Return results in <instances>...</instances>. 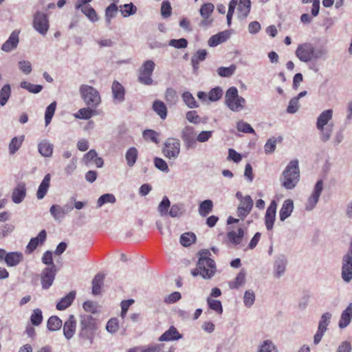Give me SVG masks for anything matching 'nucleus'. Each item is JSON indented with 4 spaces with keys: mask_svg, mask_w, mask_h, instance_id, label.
Masks as SVG:
<instances>
[{
    "mask_svg": "<svg viewBox=\"0 0 352 352\" xmlns=\"http://www.w3.org/2000/svg\"><path fill=\"white\" fill-rule=\"evenodd\" d=\"M255 301V294L253 291L248 290L243 296V302L247 307H250Z\"/></svg>",
    "mask_w": 352,
    "mask_h": 352,
    "instance_id": "nucleus-63",
    "label": "nucleus"
},
{
    "mask_svg": "<svg viewBox=\"0 0 352 352\" xmlns=\"http://www.w3.org/2000/svg\"><path fill=\"white\" fill-rule=\"evenodd\" d=\"M300 180L298 161L293 160L287 165L280 177L281 185L287 190L294 188Z\"/></svg>",
    "mask_w": 352,
    "mask_h": 352,
    "instance_id": "nucleus-4",
    "label": "nucleus"
},
{
    "mask_svg": "<svg viewBox=\"0 0 352 352\" xmlns=\"http://www.w3.org/2000/svg\"><path fill=\"white\" fill-rule=\"evenodd\" d=\"M253 200L250 195H246L244 199L240 201L237 208L238 216L243 219L246 217L251 212L253 207Z\"/></svg>",
    "mask_w": 352,
    "mask_h": 352,
    "instance_id": "nucleus-17",
    "label": "nucleus"
},
{
    "mask_svg": "<svg viewBox=\"0 0 352 352\" xmlns=\"http://www.w3.org/2000/svg\"><path fill=\"white\" fill-rule=\"evenodd\" d=\"M287 262V259L284 256H280L276 260L274 263V274L276 276L280 277L284 274Z\"/></svg>",
    "mask_w": 352,
    "mask_h": 352,
    "instance_id": "nucleus-36",
    "label": "nucleus"
},
{
    "mask_svg": "<svg viewBox=\"0 0 352 352\" xmlns=\"http://www.w3.org/2000/svg\"><path fill=\"white\" fill-rule=\"evenodd\" d=\"M57 272L56 265L45 267L41 274V285L43 289H49L53 284Z\"/></svg>",
    "mask_w": 352,
    "mask_h": 352,
    "instance_id": "nucleus-13",
    "label": "nucleus"
},
{
    "mask_svg": "<svg viewBox=\"0 0 352 352\" xmlns=\"http://www.w3.org/2000/svg\"><path fill=\"white\" fill-rule=\"evenodd\" d=\"M43 319L42 311L40 309H34L30 317L32 324L38 326L42 323Z\"/></svg>",
    "mask_w": 352,
    "mask_h": 352,
    "instance_id": "nucleus-57",
    "label": "nucleus"
},
{
    "mask_svg": "<svg viewBox=\"0 0 352 352\" xmlns=\"http://www.w3.org/2000/svg\"><path fill=\"white\" fill-rule=\"evenodd\" d=\"M138 156V151L136 148L131 147L126 153L125 158L126 160L127 165L130 167L134 166L136 162Z\"/></svg>",
    "mask_w": 352,
    "mask_h": 352,
    "instance_id": "nucleus-39",
    "label": "nucleus"
},
{
    "mask_svg": "<svg viewBox=\"0 0 352 352\" xmlns=\"http://www.w3.org/2000/svg\"><path fill=\"white\" fill-rule=\"evenodd\" d=\"M25 140L24 135H20L17 137H14L8 146L9 153L10 155H14L16 153L19 148L21 147L22 144Z\"/></svg>",
    "mask_w": 352,
    "mask_h": 352,
    "instance_id": "nucleus-35",
    "label": "nucleus"
},
{
    "mask_svg": "<svg viewBox=\"0 0 352 352\" xmlns=\"http://www.w3.org/2000/svg\"><path fill=\"white\" fill-rule=\"evenodd\" d=\"M196 236L195 234L186 232L181 235L180 243L183 246L187 247L195 241Z\"/></svg>",
    "mask_w": 352,
    "mask_h": 352,
    "instance_id": "nucleus-53",
    "label": "nucleus"
},
{
    "mask_svg": "<svg viewBox=\"0 0 352 352\" xmlns=\"http://www.w3.org/2000/svg\"><path fill=\"white\" fill-rule=\"evenodd\" d=\"M23 260V255L21 252H11L6 254L5 262L8 267H14L19 265Z\"/></svg>",
    "mask_w": 352,
    "mask_h": 352,
    "instance_id": "nucleus-23",
    "label": "nucleus"
},
{
    "mask_svg": "<svg viewBox=\"0 0 352 352\" xmlns=\"http://www.w3.org/2000/svg\"><path fill=\"white\" fill-rule=\"evenodd\" d=\"M328 53L327 49L321 47L316 50L311 43H303L298 45L295 54L302 62L307 63L312 59L324 58Z\"/></svg>",
    "mask_w": 352,
    "mask_h": 352,
    "instance_id": "nucleus-3",
    "label": "nucleus"
},
{
    "mask_svg": "<svg viewBox=\"0 0 352 352\" xmlns=\"http://www.w3.org/2000/svg\"><path fill=\"white\" fill-rule=\"evenodd\" d=\"M182 98L184 102L188 107L194 109L199 107L198 102L196 101L195 98L190 92L184 91L182 95Z\"/></svg>",
    "mask_w": 352,
    "mask_h": 352,
    "instance_id": "nucleus-41",
    "label": "nucleus"
},
{
    "mask_svg": "<svg viewBox=\"0 0 352 352\" xmlns=\"http://www.w3.org/2000/svg\"><path fill=\"white\" fill-rule=\"evenodd\" d=\"M92 0H77L75 3V9L80 10L91 22L98 20L96 10L89 4Z\"/></svg>",
    "mask_w": 352,
    "mask_h": 352,
    "instance_id": "nucleus-11",
    "label": "nucleus"
},
{
    "mask_svg": "<svg viewBox=\"0 0 352 352\" xmlns=\"http://www.w3.org/2000/svg\"><path fill=\"white\" fill-rule=\"evenodd\" d=\"M62 320L56 316L49 318L47 322V327L50 331H57L62 327Z\"/></svg>",
    "mask_w": 352,
    "mask_h": 352,
    "instance_id": "nucleus-43",
    "label": "nucleus"
},
{
    "mask_svg": "<svg viewBox=\"0 0 352 352\" xmlns=\"http://www.w3.org/2000/svg\"><path fill=\"white\" fill-rule=\"evenodd\" d=\"M11 95V87L10 85H5L0 90V105L4 106L9 100Z\"/></svg>",
    "mask_w": 352,
    "mask_h": 352,
    "instance_id": "nucleus-46",
    "label": "nucleus"
},
{
    "mask_svg": "<svg viewBox=\"0 0 352 352\" xmlns=\"http://www.w3.org/2000/svg\"><path fill=\"white\" fill-rule=\"evenodd\" d=\"M331 318V314L329 312L324 313L319 322L318 328L319 329L326 331L327 326L329 324Z\"/></svg>",
    "mask_w": 352,
    "mask_h": 352,
    "instance_id": "nucleus-60",
    "label": "nucleus"
},
{
    "mask_svg": "<svg viewBox=\"0 0 352 352\" xmlns=\"http://www.w3.org/2000/svg\"><path fill=\"white\" fill-rule=\"evenodd\" d=\"M186 118L189 122L197 124L201 123V118L197 114L196 111H189L186 114Z\"/></svg>",
    "mask_w": 352,
    "mask_h": 352,
    "instance_id": "nucleus-64",
    "label": "nucleus"
},
{
    "mask_svg": "<svg viewBox=\"0 0 352 352\" xmlns=\"http://www.w3.org/2000/svg\"><path fill=\"white\" fill-rule=\"evenodd\" d=\"M206 50H199L192 57L191 64L195 71L199 69V63L204 61L207 56Z\"/></svg>",
    "mask_w": 352,
    "mask_h": 352,
    "instance_id": "nucleus-34",
    "label": "nucleus"
},
{
    "mask_svg": "<svg viewBox=\"0 0 352 352\" xmlns=\"http://www.w3.org/2000/svg\"><path fill=\"white\" fill-rule=\"evenodd\" d=\"M76 320L74 315H69L63 324V335L67 340H70L75 334Z\"/></svg>",
    "mask_w": 352,
    "mask_h": 352,
    "instance_id": "nucleus-20",
    "label": "nucleus"
},
{
    "mask_svg": "<svg viewBox=\"0 0 352 352\" xmlns=\"http://www.w3.org/2000/svg\"><path fill=\"white\" fill-rule=\"evenodd\" d=\"M182 338V335L179 333L177 329L171 326L167 331H166L159 338L160 341H173L177 340Z\"/></svg>",
    "mask_w": 352,
    "mask_h": 352,
    "instance_id": "nucleus-28",
    "label": "nucleus"
},
{
    "mask_svg": "<svg viewBox=\"0 0 352 352\" xmlns=\"http://www.w3.org/2000/svg\"><path fill=\"white\" fill-rule=\"evenodd\" d=\"M33 27L38 33L45 35L50 28L47 16L43 12H37L34 16Z\"/></svg>",
    "mask_w": 352,
    "mask_h": 352,
    "instance_id": "nucleus-12",
    "label": "nucleus"
},
{
    "mask_svg": "<svg viewBox=\"0 0 352 352\" xmlns=\"http://www.w3.org/2000/svg\"><path fill=\"white\" fill-rule=\"evenodd\" d=\"M342 278L346 283L352 280V241L349 244L347 252L342 258Z\"/></svg>",
    "mask_w": 352,
    "mask_h": 352,
    "instance_id": "nucleus-10",
    "label": "nucleus"
},
{
    "mask_svg": "<svg viewBox=\"0 0 352 352\" xmlns=\"http://www.w3.org/2000/svg\"><path fill=\"white\" fill-rule=\"evenodd\" d=\"M181 144L177 138H167L162 148V153L164 157L169 160H175L180 153Z\"/></svg>",
    "mask_w": 352,
    "mask_h": 352,
    "instance_id": "nucleus-9",
    "label": "nucleus"
},
{
    "mask_svg": "<svg viewBox=\"0 0 352 352\" xmlns=\"http://www.w3.org/2000/svg\"><path fill=\"white\" fill-rule=\"evenodd\" d=\"M258 352H277V350L274 344L271 341L267 340L263 341L261 344L258 349Z\"/></svg>",
    "mask_w": 352,
    "mask_h": 352,
    "instance_id": "nucleus-62",
    "label": "nucleus"
},
{
    "mask_svg": "<svg viewBox=\"0 0 352 352\" xmlns=\"http://www.w3.org/2000/svg\"><path fill=\"white\" fill-rule=\"evenodd\" d=\"M51 175L47 174L41 184L38 186L36 197L38 199H42L46 195L50 185Z\"/></svg>",
    "mask_w": 352,
    "mask_h": 352,
    "instance_id": "nucleus-30",
    "label": "nucleus"
},
{
    "mask_svg": "<svg viewBox=\"0 0 352 352\" xmlns=\"http://www.w3.org/2000/svg\"><path fill=\"white\" fill-rule=\"evenodd\" d=\"M245 280V274L243 271L240 272L233 281L229 283L230 289H237L243 285Z\"/></svg>",
    "mask_w": 352,
    "mask_h": 352,
    "instance_id": "nucleus-49",
    "label": "nucleus"
},
{
    "mask_svg": "<svg viewBox=\"0 0 352 352\" xmlns=\"http://www.w3.org/2000/svg\"><path fill=\"white\" fill-rule=\"evenodd\" d=\"M352 318V303H350L341 314L339 321V327L341 329L347 327Z\"/></svg>",
    "mask_w": 352,
    "mask_h": 352,
    "instance_id": "nucleus-32",
    "label": "nucleus"
},
{
    "mask_svg": "<svg viewBox=\"0 0 352 352\" xmlns=\"http://www.w3.org/2000/svg\"><path fill=\"white\" fill-rule=\"evenodd\" d=\"M181 138L187 149L192 148L196 144V133L191 126H186L182 131Z\"/></svg>",
    "mask_w": 352,
    "mask_h": 352,
    "instance_id": "nucleus-15",
    "label": "nucleus"
},
{
    "mask_svg": "<svg viewBox=\"0 0 352 352\" xmlns=\"http://www.w3.org/2000/svg\"><path fill=\"white\" fill-rule=\"evenodd\" d=\"M104 275L103 274H97L92 280V294L98 295L101 292V288L103 285Z\"/></svg>",
    "mask_w": 352,
    "mask_h": 352,
    "instance_id": "nucleus-37",
    "label": "nucleus"
},
{
    "mask_svg": "<svg viewBox=\"0 0 352 352\" xmlns=\"http://www.w3.org/2000/svg\"><path fill=\"white\" fill-rule=\"evenodd\" d=\"M153 109L162 119L164 120L166 118L167 109L163 102L160 100H155L153 104Z\"/></svg>",
    "mask_w": 352,
    "mask_h": 352,
    "instance_id": "nucleus-42",
    "label": "nucleus"
},
{
    "mask_svg": "<svg viewBox=\"0 0 352 352\" xmlns=\"http://www.w3.org/2000/svg\"><path fill=\"white\" fill-rule=\"evenodd\" d=\"M276 208L277 203L274 200L272 201L265 215V223L268 230H271L273 228L276 219Z\"/></svg>",
    "mask_w": 352,
    "mask_h": 352,
    "instance_id": "nucleus-18",
    "label": "nucleus"
},
{
    "mask_svg": "<svg viewBox=\"0 0 352 352\" xmlns=\"http://www.w3.org/2000/svg\"><path fill=\"white\" fill-rule=\"evenodd\" d=\"M243 236L244 230L241 228H238L236 231H230L227 234L229 241L234 245H237L241 243Z\"/></svg>",
    "mask_w": 352,
    "mask_h": 352,
    "instance_id": "nucleus-31",
    "label": "nucleus"
},
{
    "mask_svg": "<svg viewBox=\"0 0 352 352\" xmlns=\"http://www.w3.org/2000/svg\"><path fill=\"white\" fill-rule=\"evenodd\" d=\"M117 10L118 8L115 3L110 4L106 8L105 17L107 25L111 24V21L113 18L115 17Z\"/></svg>",
    "mask_w": 352,
    "mask_h": 352,
    "instance_id": "nucleus-51",
    "label": "nucleus"
},
{
    "mask_svg": "<svg viewBox=\"0 0 352 352\" xmlns=\"http://www.w3.org/2000/svg\"><path fill=\"white\" fill-rule=\"evenodd\" d=\"M282 138L278 137V138H270L264 146V150L266 154H270L273 153L276 146L277 142H281Z\"/></svg>",
    "mask_w": 352,
    "mask_h": 352,
    "instance_id": "nucleus-50",
    "label": "nucleus"
},
{
    "mask_svg": "<svg viewBox=\"0 0 352 352\" xmlns=\"http://www.w3.org/2000/svg\"><path fill=\"white\" fill-rule=\"evenodd\" d=\"M165 100L169 104H175L177 100V94L173 88H168L165 92Z\"/></svg>",
    "mask_w": 352,
    "mask_h": 352,
    "instance_id": "nucleus-59",
    "label": "nucleus"
},
{
    "mask_svg": "<svg viewBox=\"0 0 352 352\" xmlns=\"http://www.w3.org/2000/svg\"><path fill=\"white\" fill-rule=\"evenodd\" d=\"M230 37V33L228 31H223L217 34L212 36L208 44L210 47H216L218 45L226 41Z\"/></svg>",
    "mask_w": 352,
    "mask_h": 352,
    "instance_id": "nucleus-24",
    "label": "nucleus"
},
{
    "mask_svg": "<svg viewBox=\"0 0 352 352\" xmlns=\"http://www.w3.org/2000/svg\"><path fill=\"white\" fill-rule=\"evenodd\" d=\"M323 190V182L322 180H318L312 191L311 195L308 198L305 204L306 210L310 211L313 210L318 202L320 196Z\"/></svg>",
    "mask_w": 352,
    "mask_h": 352,
    "instance_id": "nucleus-14",
    "label": "nucleus"
},
{
    "mask_svg": "<svg viewBox=\"0 0 352 352\" xmlns=\"http://www.w3.org/2000/svg\"><path fill=\"white\" fill-rule=\"evenodd\" d=\"M225 104L231 111L239 112L245 108L246 100L239 95L235 87H231L226 92Z\"/></svg>",
    "mask_w": 352,
    "mask_h": 352,
    "instance_id": "nucleus-6",
    "label": "nucleus"
},
{
    "mask_svg": "<svg viewBox=\"0 0 352 352\" xmlns=\"http://www.w3.org/2000/svg\"><path fill=\"white\" fill-rule=\"evenodd\" d=\"M294 209V204L293 201L291 199H287L285 200L282 207L279 211V217L280 220L283 221H285L287 217H289Z\"/></svg>",
    "mask_w": 352,
    "mask_h": 352,
    "instance_id": "nucleus-25",
    "label": "nucleus"
},
{
    "mask_svg": "<svg viewBox=\"0 0 352 352\" xmlns=\"http://www.w3.org/2000/svg\"><path fill=\"white\" fill-rule=\"evenodd\" d=\"M20 86L33 94H38L43 89L42 85L32 84L26 81L21 82Z\"/></svg>",
    "mask_w": 352,
    "mask_h": 352,
    "instance_id": "nucleus-52",
    "label": "nucleus"
},
{
    "mask_svg": "<svg viewBox=\"0 0 352 352\" xmlns=\"http://www.w3.org/2000/svg\"><path fill=\"white\" fill-rule=\"evenodd\" d=\"M112 94L113 99L118 102L124 100L125 90L124 87L118 81H114L112 85Z\"/></svg>",
    "mask_w": 352,
    "mask_h": 352,
    "instance_id": "nucleus-27",
    "label": "nucleus"
},
{
    "mask_svg": "<svg viewBox=\"0 0 352 352\" xmlns=\"http://www.w3.org/2000/svg\"><path fill=\"white\" fill-rule=\"evenodd\" d=\"M47 238V232L45 230H42L37 236L33 237L30 239L28 245L26 246L25 252L30 254L39 245L44 243Z\"/></svg>",
    "mask_w": 352,
    "mask_h": 352,
    "instance_id": "nucleus-19",
    "label": "nucleus"
},
{
    "mask_svg": "<svg viewBox=\"0 0 352 352\" xmlns=\"http://www.w3.org/2000/svg\"><path fill=\"white\" fill-rule=\"evenodd\" d=\"M53 150V144L47 140H43L38 144V151L39 153L45 157H50L52 155Z\"/></svg>",
    "mask_w": 352,
    "mask_h": 352,
    "instance_id": "nucleus-33",
    "label": "nucleus"
},
{
    "mask_svg": "<svg viewBox=\"0 0 352 352\" xmlns=\"http://www.w3.org/2000/svg\"><path fill=\"white\" fill-rule=\"evenodd\" d=\"M56 108V102H52L46 108L45 113V122L46 126L48 125L51 122L52 118L54 115Z\"/></svg>",
    "mask_w": 352,
    "mask_h": 352,
    "instance_id": "nucleus-55",
    "label": "nucleus"
},
{
    "mask_svg": "<svg viewBox=\"0 0 352 352\" xmlns=\"http://www.w3.org/2000/svg\"><path fill=\"white\" fill-rule=\"evenodd\" d=\"M50 212L55 220L63 219L65 216L62 206L58 204L52 205L50 208Z\"/></svg>",
    "mask_w": 352,
    "mask_h": 352,
    "instance_id": "nucleus-44",
    "label": "nucleus"
},
{
    "mask_svg": "<svg viewBox=\"0 0 352 352\" xmlns=\"http://www.w3.org/2000/svg\"><path fill=\"white\" fill-rule=\"evenodd\" d=\"M76 297V292L72 291L67 295L62 298L56 304V309L63 311L69 307Z\"/></svg>",
    "mask_w": 352,
    "mask_h": 352,
    "instance_id": "nucleus-26",
    "label": "nucleus"
},
{
    "mask_svg": "<svg viewBox=\"0 0 352 352\" xmlns=\"http://www.w3.org/2000/svg\"><path fill=\"white\" fill-rule=\"evenodd\" d=\"M170 207V201L166 196H164L158 206L157 210L162 217L167 216Z\"/></svg>",
    "mask_w": 352,
    "mask_h": 352,
    "instance_id": "nucleus-45",
    "label": "nucleus"
},
{
    "mask_svg": "<svg viewBox=\"0 0 352 352\" xmlns=\"http://www.w3.org/2000/svg\"><path fill=\"white\" fill-rule=\"evenodd\" d=\"M251 8L250 0H239L238 4V17L245 19L249 14Z\"/></svg>",
    "mask_w": 352,
    "mask_h": 352,
    "instance_id": "nucleus-29",
    "label": "nucleus"
},
{
    "mask_svg": "<svg viewBox=\"0 0 352 352\" xmlns=\"http://www.w3.org/2000/svg\"><path fill=\"white\" fill-rule=\"evenodd\" d=\"M199 254L197 267L192 270L191 274L193 276L199 275L205 279H210L216 272L215 262L210 258L211 254L207 250H201Z\"/></svg>",
    "mask_w": 352,
    "mask_h": 352,
    "instance_id": "nucleus-2",
    "label": "nucleus"
},
{
    "mask_svg": "<svg viewBox=\"0 0 352 352\" xmlns=\"http://www.w3.org/2000/svg\"><path fill=\"white\" fill-rule=\"evenodd\" d=\"M119 328L118 320L116 318H111L107 323L106 329L109 333H115Z\"/></svg>",
    "mask_w": 352,
    "mask_h": 352,
    "instance_id": "nucleus-61",
    "label": "nucleus"
},
{
    "mask_svg": "<svg viewBox=\"0 0 352 352\" xmlns=\"http://www.w3.org/2000/svg\"><path fill=\"white\" fill-rule=\"evenodd\" d=\"M79 92L82 99L88 107L96 108L100 104V94L94 87L82 85L80 87Z\"/></svg>",
    "mask_w": 352,
    "mask_h": 352,
    "instance_id": "nucleus-7",
    "label": "nucleus"
},
{
    "mask_svg": "<svg viewBox=\"0 0 352 352\" xmlns=\"http://www.w3.org/2000/svg\"><path fill=\"white\" fill-rule=\"evenodd\" d=\"M223 96V90L219 87L212 89L208 93V100L212 102L219 100Z\"/></svg>",
    "mask_w": 352,
    "mask_h": 352,
    "instance_id": "nucleus-58",
    "label": "nucleus"
},
{
    "mask_svg": "<svg viewBox=\"0 0 352 352\" xmlns=\"http://www.w3.org/2000/svg\"><path fill=\"white\" fill-rule=\"evenodd\" d=\"M155 64L151 60H147L143 63L139 69L138 81L145 85H151L153 83L152 79L153 72L155 69Z\"/></svg>",
    "mask_w": 352,
    "mask_h": 352,
    "instance_id": "nucleus-8",
    "label": "nucleus"
},
{
    "mask_svg": "<svg viewBox=\"0 0 352 352\" xmlns=\"http://www.w3.org/2000/svg\"><path fill=\"white\" fill-rule=\"evenodd\" d=\"M333 117V110L327 109L323 111L318 117L316 128L319 131L320 138L322 142H326L330 140L334 124L329 122Z\"/></svg>",
    "mask_w": 352,
    "mask_h": 352,
    "instance_id": "nucleus-5",
    "label": "nucleus"
},
{
    "mask_svg": "<svg viewBox=\"0 0 352 352\" xmlns=\"http://www.w3.org/2000/svg\"><path fill=\"white\" fill-rule=\"evenodd\" d=\"M26 195V188L24 183H19L13 190L12 195V201L15 204H20Z\"/></svg>",
    "mask_w": 352,
    "mask_h": 352,
    "instance_id": "nucleus-22",
    "label": "nucleus"
},
{
    "mask_svg": "<svg viewBox=\"0 0 352 352\" xmlns=\"http://www.w3.org/2000/svg\"><path fill=\"white\" fill-rule=\"evenodd\" d=\"M213 202L210 199H206L199 204L198 211L201 217L208 216L213 209Z\"/></svg>",
    "mask_w": 352,
    "mask_h": 352,
    "instance_id": "nucleus-38",
    "label": "nucleus"
},
{
    "mask_svg": "<svg viewBox=\"0 0 352 352\" xmlns=\"http://www.w3.org/2000/svg\"><path fill=\"white\" fill-rule=\"evenodd\" d=\"M185 209L183 204H175L170 207L168 215L173 218H179L183 215Z\"/></svg>",
    "mask_w": 352,
    "mask_h": 352,
    "instance_id": "nucleus-40",
    "label": "nucleus"
},
{
    "mask_svg": "<svg viewBox=\"0 0 352 352\" xmlns=\"http://www.w3.org/2000/svg\"><path fill=\"white\" fill-rule=\"evenodd\" d=\"M236 66L231 65L230 67H220L217 69V74L221 77H230L236 70Z\"/></svg>",
    "mask_w": 352,
    "mask_h": 352,
    "instance_id": "nucleus-56",
    "label": "nucleus"
},
{
    "mask_svg": "<svg viewBox=\"0 0 352 352\" xmlns=\"http://www.w3.org/2000/svg\"><path fill=\"white\" fill-rule=\"evenodd\" d=\"M19 32H12L8 39L2 45L1 50L9 52L15 49L19 43Z\"/></svg>",
    "mask_w": 352,
    "mask_h": 352,
    "instance_id": "nucleus-21",
    "label": "nucleus"
},
{
    "mask_svg": "<svg viewBox=\"0 0 352 352\" xmlns=\"http://www.w3.org/2000/svg\"><path fill=\"white\" fill-rule=\"evenodd\" d=\"M100 333L98 320L91 315L80 316L78 337L82 342H88L89 344L94 342V339Z\"/></svg>",
    "mask_w": 352,
    "mask_h": 352,
    "instance_id": "nucleus-1",
    "label": "nucleus"
},
{
    "mask_svg": "<svg viewBox=\"0 0 352 352\" xmlns=\"http://www.w3.org/2000/svg\"><path fill=\"white\" fill-rule=\"evenodd\" d=\"M214 10V6L211 3H206L203 4L199 10V13L203 20L200 23L201 26H208L211 25L212 19H210V16L212 14Z\"/></svg>",
    "mask_w": 352,
    "mask_h": 352,
    "instance_id": "nucleus-16",
    "label": "nucleus"
},
{
    "mask_svg": "<svg viewBox=\"0 0 352 352\" xmlns=\"http://www.w3.org/2000/svg\"><path fill=\"white\" fill-rule=\"evenodd\" d=\"M91 107H85L80 109L76 113H75L74 116L78 119H84L87 120L91 118L95 111L91 109Z\"/></svg>",
    "mask_w": 352,
    "mask_h": 352,
    "instance_id": "nucleus-47",
    "label": "nucleus"
},
{
    "mask_svg": "<svg viewBox=\"0 0 352 352\" xmlns=\"http://www.w3.org/2000/svg\"><path fill=\"white\" fill-rule=\"evenodd\" d=\"M207 303L210 309L216 311L219 314H222L223 307L221 301L214 300L212 298L208 297L207 299Z\"/></svg>",
    "mask_w": 352,
    "mask_h": 352,
    "instance_id": "nucleus-54",
    "label": "nucleus"
},
{
    "mask_svg": "<svg viewBox=\"0 0 352 352\" xmlns=\"http://www.w3.org/2000/svg\"><path fill=\"white\" fill-rule=\"evenodd\" d=\"M116 201V197L113 194H104L98 198L97 208H100L105 204H114Z\"/></svg>",
    "mask_w": 352,
    "mask_h": 352,
    "instance_id": "nucleus-48",
    "label": "nucleus"
}]
</instances>
